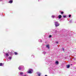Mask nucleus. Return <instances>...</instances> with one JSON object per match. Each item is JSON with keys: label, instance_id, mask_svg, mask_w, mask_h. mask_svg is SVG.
<instances>
[{"label": "nucleus", "instance_id": "obj_1", "mask_svg": "<svg viewBox=\"0 0 76 76\" xmlns=\"http://www.w3.org/2000/svg\"><path fill=\"white\" fill-rule=\"evenodd\" d=\"M33 72V70L31 69H29L28 71V73H32Z\"/></svg>", "mask_w": 76, "mask_h": 76}, {"label": "nucleus", "instance_id": "obj_2", "mask_svg": "<svg viewBox=\"0 0 76 76\" xmlns=\"http://www.w3.org/2000/svg\"><path fill=\"white\" fill-rule=\"evenodd\" d=\"M55 23V25L56 26H59L60 25V24H59L58 23V22H56Z\"/></svg>", "mask_w": 76, "mask_h": 76}, {"label": "nucleus", "instance_id": "obj_3", "mask_svg": "<svg viewBox=\"0 0 76 76\" xmlns=\"http://www.w3.org/2000/svg\"><path fill=\"white\" fill-rule=\"evenodd\" d=\"M55 64H58V61H56Z\"/></svg>", "mask_w": 76, "mask_h": 76}, {"label": "nucleus", "instance_id": "obj_4", "mask_svg": "<svg viewBox=\"0 0 76 76\" xmlns=\"http://www.w3.org/2000/svg\"><path fill=\"white\" fill-rule=\"evenodd\" d=\"M20 75H23V72H20Z\"/></svg>", "mask_w": 76, "mask_h": 76}, {"label": "nucleus", "instance_id": "obj_5", "mask_svg": "<svg viewBox=\"0 0 76 76\" xmlns=\"http://www.w3.org/2000/svg\"><path fill=\"white\" fill-rule=\"evenodd\" d=\"M66 67L67 68H69V67H70V65H67V66H66Z\"/></svg>", "mask_w": 76, "mask_h": 76}, {"label": "nucleus", "instance_id": "obj_6", "mask_svg": "<svg viewBox=\"0 0 76 76\" xmlns=\"http://www.w3.org/2000/svg\"><path fill=\"white\" fill-rule=\"evenodd\" d=\"M13 1H10L9 2V3H12Z\"/></svg>", "mask_w": 76, "mask_h": 76}, {"label": "nucleus", "instance_id": "obj_7", "mask_svg": "<svg viewBox=\"0 0 76 76\" xmlns=\"http://www.w3.org/2000/svg\"><path fill=\"white\" fill-rule=\"evenodd\" d=\"M58 17H59V19H60L61 18V15H59L58 16Z\"/></svg>", "mask_w": 76, "mask_h": 76}, {"label": "nucleus", "instance_id": "obj_8", "mask_svg": "<svg viewBox=\"0 0 76 76\" xmlns=\"http://www.w3.org/2000/svg\"><path fill=\"white\" fill-rule=\"evenodd\" d=\"M6 56H9V54L7 53H6Z\"/></svg>", "mask_w": 76, "mask_h": 76}, {"label": "nucleus", "instance_id": "obj_9", "mask_svg": "<svg viewBox=\"0 0 76 76\" xmlns=\"http://www.w3.org/2000/svg\"><path fill=\"white\" fill-rule=\"evenodd\" d=\"M22 67V66H20L19 67H18V69H19V70H20V69H20V67Z\"/></svg>", "mask_w": 76, "mask_h": 76}, {"label": "nucleus", "instance_id": "obj_10", "mask_svg": "<svg viewBox=\"0 0 76 76\" xmlns=\"http://www.w3.org/2000/svg\"><path fill=\"white\" fill-rule=\"evenodd\" d=\"M46 47L47 48H49V45H46Z\"/></svg>", "mask_w": 76, "mask_h": 76}, {"label": "nucleus", "instance_id": "obj_11", "mask_svg": "<svg viewBox=\"0 0 76 76\" xmlns=\"http://www.w3.org/2000/svg\"><path fill=\"white\" fill-rule=\"evenodd\" d=\"M38 76H40V75H41V73H38Z\"/></svg>", "mask_w": 76, "mask_h": 76}, {"label": "nucleus", "instance_id": "obj_12", "mask_svg": "<svg viewBox=\"0 0 76 76\" xmlns=\"http://www.w3.org/2000/svg\"><path fill=\"white\" fill-rule=\"evenodd\" d=\"M15 55H17V54H18V53H17L16 52H15Z\"/></svg>", "mask_w": 76, "mask_h": 76}, {"label": "nucleus", "instance_id": "obj_13", "mask_svg": "<svg viewBox=\"0 0 76 76\" xmlns=\"http://www.w3.org/2000/svg\"><path fill=\"white\" fill-rule=\"evenodd\" d=\"M2 65H3V64H2V63H1L0 64V66H2Z\"/></svg>", "mask_w": 76, "mask_h": 76}, {"label": "nucleus", "instance_id": "obj_14", "mask_svg": "<svg viewBox=\"0 0 76 76\" xmlns=\"http://www.w3.org/2000/svg\"><path fill=\"white\" fill-rule=\"evenodd\" d=\"M52 18H54V15H52Z\"/></svg>", "mask_w": 76, "mask_h": 76}, {"label": "nucleus", "instance_id": "obj_15", "mask_svg": "<svg viewBox=\"0 0 76 76\" xmlns=\"http://www.w3.org/2000/svg\"><path fill=\"white\" fill-rule=\"evenodd\" d=\"M49 38H51V35H50L49 36Z\"/></svg>", "mask_w": 76, "mask_h": 76}, {"label": "nucleus", "instance_id": "obj_16", "mask_svg": "<svg viewBox=\"0 0 76 76\" xmlns=\"http://www.w3.org/2000/svg\"><path fill=\"white\" fill-rule=\"evenodd\" d=\"M9 58L10 60L12 58V57H9Z\"/></svg>", "mask_w": 76, "mask_h": 76}, {"label": "nucleus", "instance_id": "obj_17", "mask_svg": "<svg viewBox=\"0 0 76 76\" xmlns=\"http://www.w3.org/2000/svg\"><path fill=\"white\" fill-rule=\"evenodd\" d=\"M69 18L71 17V15H69Z\"/></svg>", "mask_w": 76, "mask_h": 76}, {"label": "nucleus", "instance_id": "obj_18", "mask_svg": "<svg viewBox=\"0 0 76 76\" xmlns=\"http://www.w3.org/2000/svg\"><path fill=\"white\" fill-rule=\"evenodd\" d=\"M61 14H63V12H61Z\"/></svg>", "mask_w": 76, "mask_h": 76}, {"label": "nucleus", "instance_id": "obj_19", "mask_svg": "<svg viewBox=\"0 0 76 76\" xmlns=\"http://www.w3.org/2000/svg\"><path fill=\"white\" fill-rule=\"evenodd\" d=\"M45 53H46L45 52H43V54H45Z\"/></svg>", "mask_w": 76, "mask_h": 76}, {"label": "nucleus", "instance_id": "obj_20", "mask_svg": "<svg viewBox=\"0 0 76 76\" xmlns=\"http://www.w3.org/2000/svg\"><path fill=\"white\" fill-rule=\"evenodd\" d=\"M66 16H63L64 18H66Z\"/></svg>", "mask_w": 76, "mask_h": 76}, {"label": "nucleus", "instance_id": "obj_21", "mask_svg": "<svg viewBox=\"0 0 76 76\" xmlns=\"http://www.w3.org/2000/svg\"><path fill=\"white\" fill-rule=\"evenodd\" d=\"M56 43L57 44V43H58V42H56Z\"/></svg>", "mask_w": 76, "mask_h": 76}, {"label": "nucleus", "instance_id": "obj_22", "mask_svg": "<svg viewBox=\"0 0 76 76\" xmlns=\"http://www.w3.org/2000/svg\"><path fill=\"white\" fill-rule=\"evenodd\" d=\"M45 76H47V75H45Z\"/></svg>", "mask_w": 76, "mask_h": 76}, {"label": "nucleus", "instance_id": "obj_23", "mask_svg": "<svg viewBox=\"0 0 76 76\" xmlns=\"http://www.w3.org/2000/svg\"><path fill=\"white\" fill-rule=\"evenodd\" d=\"M63 51H64V49H63Z\"/></svg>", "mask_w": 76, "mask_h": 76}, {"label": "nucleus", "instance_id": "obj_24", "mask_svg": "<svg viewBox=\"0 0 76 76\" xmlns=\"http://www.w3.org/2000/svg\"><path fill=\"white\" fill-rule=\"evenodd\" d=\"M71 65H72V64H71Z\"/></svg>", "mask_w": 76, "mask_h": 76}]
</instances>
